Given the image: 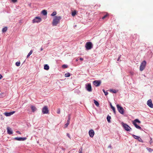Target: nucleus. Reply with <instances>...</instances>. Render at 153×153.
<instances>
[{
  "label": "nucleus",
  "mask_w": 153,
  "mask_h": 153,
  "mask_svg": "<svg viewBox=\"0 0 153 153\" xmlns=\"http://www.w3.org/2000/svg\"><path fill=\"white\" fill-rule=\"evenodd\" d=\"M61 19V17L60 16H55L53 17L52 25L53 26H56L59 22Z\"/></svg>",
  "instance_id": "obj_1"
},
{
  "label": "nucleus",
  "mask_w": 153,
  "mask_h": 153,
  "mask_svg": "<svg viewBox=\"0 0 153 153\" xmlns=\"http://www.w3.org/2000/svg\"><path fill=\"white\" fill-rule=\"evenodd\" d=\"M137 123H141V122L137 119H136L134 120L133 121L132 123L137 128L139 129L140 130H142V129L141 128L140 126L138 125L137 124Z\"/></svg>",
  "instance_id": "obj_2"
},
{
  "label": "nucleus",
  "mask_w": 153,
  "mask_h": 153,
  "mask_svg": "<svg viewBox=\"0 0 153 153\" xmlns=\"http://www.w3.org/2000/svg\"><path fill=\"white\" fill-rule=\"evenodd\" d=\"M93 45L91 42H87L85 45V48L87 50L91 49L93 48Z\"/></svg>",
  "instance_id": "obj_3"
},
{
  "label": "nucleus",
  "mask_w": 153,
  "mask_h": 153,
  "mask_svg": "<svg viewBox=\"0 0 153 153\" xmlns=\"http://www.w3.org/2000/svg\"><path fill=\"white\" fill-rule=\"evenodd\" d=\"M122 125L124 129L127 131H130L131 129V127L126 123L122 122Z\"/></svg>",
  "instance_id": "obj_4"
},
{
  "label": "nucleus",
  "mask_w": 153,
  "mask_h": 153,
  "mask_svg": "<svg viewBox=\"0 0 153 153\" xmlns=\"http://www.w3.org/2000/svg\"><path fill=\"white\" fill-rule=\"evenodd\" d=\"M146 65V62L145 60L141 62L140 68V71H142L144 69Z\"/></svg>",
  "instance_id": "obj_5"
},
{
  "label": "nucleus",
  "mask_w": 153,
  "mask_h": 153,
  "mask_svg": "<svg viewBox=\"0 0 153 153\" xmlns=\"http://www.w3.org/2000/svg\"><path fill=\"white\" fill-rule=\"evenodd\" d=\"M42 21V19L40 17H36L32 20L33 23H38Z\"/></svg>",
  "instance_id": "obj_6"
},
{
  "label": "nucleus",
  "mask_w": 153,
  "mask_h": 153,
  "mask_svg": "<svg viewBox=\"0 0 153 153\" xmlns=\"http://www.w3.org/2000/svg\"><path fill=\"white\" fill-rule=\"evenodd\" d=\"M117 107L119 112L121 114H123L124 113V111L123 107L118 104L117 105Z\"/></svg>",
  "instance_id": "obj_7"
},
{
  "label": "nucleus",
  "mask_w": 153,
  "mask_h": 153,
  "mask_svg": "<svg viewBox=\"0 0 153 153\" xmlns=\"http://www.w3.org/2000/svg\"><path fill=\"white\" fill-rule=\"evenodd\" d=\"M42 111L43 114H48L49 111L47 106H44L42 109Z\"/></svg>",
  "instance_id": "obj_8"
},
{
  "label": "nucleus",
  "mask_w": 153,
  "mask_h": 153,
  "mask_svg": "<svg viewBox=\"0 0 153 153\" xmlns=\"http://www.w3.org/2000/svg\"><path fill=\"white\" fill-rule=\"evenodd\" d=\"M86 89L89 92L92 91L91 86L90 83H88L85 85Z\"/></svg>",
  "instance_id": "obj_9"
},
{
  "label": "nucleus",
  "mask_w": 153,
  "mask_h": 153,
  "mask_svg": "<svg viewBox=\"0 0 153 153\" xmlns=\"http://www.w3.org/2000/svg\"><path fill=\"white\" fill-rule=\"evenodd\" d=\"M147 104L151 108H153V104L151 99L148 100L147 102Z\"/></svg>",
  "instance_id": "obj_10"
},
{
  "label": "nucleus",
  "mask_w": 153,
  "mask_h": 153,
  "mask_svg": "<svg viewBox=\"0 0 153 153\" xmlns=\"http://www.w3.org/2000/svg\"><path fill=\"white\" fill-rule=\"evenodd\" d=\"M27 138L26 137H16L14 138V139L18 141H24L26 140Z\"/></svg>",
  "instance_id": "obj_11"
},
{
  "label": "nucleus",
  "mask_w": 153,
  "mask_h": 153,
  "mask_svg": "<svg viewBox=\"0 0 153 153\" xmlns=\"http://www.w3.org/2000/svg\"><path fill=\"white\" fill-rule=\"evenodd\" d=\"M101 83V81L99 80H95L93 82V84L96 87L99 86L100 85Z\"/></svg>",
  "instance_id": "obj_12"
},
{
  "label": "nucleus",
  "mask_w": 153,
  "mask_h": 153,
  "mask_svg": "<svg viewBox=\"0 0 153 153\" xmlns=\"http://www.w3.org/2000/svg\"><path fill=\"white\" fill-rule=\"evenodd\" d=\"M89 134L90 137H93L94 134V132L93 129L90 130L89 131Z\"/></svg>",
  "instance_id": "obj_13"
},
{
  "label": "nucleus",
  "mask_w": 153,
  "mask_h": 153,
  "mask_svg": "<svg viewBox=\"0 0 153 153\" xmlns=\"http://www.w3.org/2000/svg\"><path fill=\"white\" fill-rule=\"evenodd\" d=\"M132 136L135 139L138 140L140 142H143V140L139 137L137 136L134 135V134L132 135Z\"/></svg>",
  "instance_id": "obj_14"
},
{
  "label": "nucleus",
  "mask_w": 153,
  "mask_h": 153,
  "mask_svg": "<svg viewBox=\"0 0 153 153\" xmlns=\"http://www.w3.org/2000/svg\"><path fill=\"white\" fill-rule=\"evenodd\" d=\"M15 112V111L10 112H5L4 113V114L7 117L10 116L13 114Z\"/></svg>",
  "instance_id": "obj_15"
},
{
  "label": "nucleus",
  "mask_w": 153,
  "mask_h": 153,
  "mask_svg": "<svg viewBox=\"0 0 153 153\" xmlns=\"http://www.w3.org/2000/svg\"><path fill=\"white\" fill-rule=\"evenodd\" d=\"M7 132L8 134H12L13 131L11 129L10 127H7Z\"/></svg>",
  "instance_id": "obj_16"
},
{
  "label": "nucleus",
  "mask_w": 153,
  "mask_h": 153,
  "mask_svg": "<svg viewBox=\"0 0 153 153\" xmlns=\"http://www.w3.org/2000/svg\"><path fill=\"white\" fill-rule=\"evenodd\" d=\"M31 108L32 110V112H34L35 111H36L37 110V109L36 107L33 105H31Z\"/></svg>",
  "instance_id": "obj_17"
},
{
  "label": "nucleus",
  "mask_w": 153,
  "mask_h": 153,
  "mask_svg": "<svg viewBox=\"0 0 153 153\" xmlns=\"http://www.w3.org/2000/svg\"><path fill=\"white\" fill-rule=\"evenodd\" d=\"M49 67L48 65H45L44 66V69L46 70H48L49 69Z\"/></svg>",
  "instance_id": "obj_18"
},
{
  "label": "nucleus",
  "mask_w": 153,
  "mask_h": 153,
  "mask_svg": "<svg viewBox=\"0 0 153 153\" xmlns=\"http://www.w3.org/2000/svg\"><path fill=\"white\" fill-rule=\"evenodd\" d=\"M7 27H4L2 29V33H4L5 32L7 31Z\"/></svg>",
  "instance_id": "obj_19"
},
{
  "label": "nucleus",
  "mask_w": 153,
  "mask_h": 153,
  "mask_svg": "<svg viewBox=\"0 0 153 153\" xmlns=\"http://www.w3.org/2000/svg\"><path fill=\"white\" fill-rule=\"evenodd\" d=\"M111 119V117L110 116H109V115H108L107 116V120L108 122L109 123H110L111 122V121H110Z\"/></svg>",
  "instance_id": "obj_20"
},
{
  "label": "nucleus",
  "mask_w": 153,
  "mask_h": 153,
  "mask_svg": "<svg viewBox=\"0 0 153 153\" xmlns=\"http://www.w3.org/2000/svg\"><path fill=\"white\" fill-rule=\"evenodd\" d=\"M33 52L32 50H31L30 52H29V53L27 54V58H28L32 53Z\"/></svg>",
  "instance_id": "obj_21"
},
{
  "label": "nucleus",
  "mask_w": 153,
  "mask_h": 153,
  "mask_svg": "<svg viewBox=\"0 0 153 153\" xmlns=\"http://www.w3.org/2000/svg\"><path fill=\"white\" fill-rule=\"evenodd\" d=\"M77 13V12L76 11V10H74V11H73L72 12V15L73 16H75L76 14V13Z\"/></svg>",
  "instance_id": "obj_22"
},
{
  "label": "nucleus",
  "mask_w": 153,
  "mask_h": 153,
  "mask_svg": "<svg viewBox=\"0 0 153 153\" xmlns=\"http://www.w3.org/2000/svg\"><path fill=\"white\" fill-rule=\"evenodd\" d=\"M94 103L97 106H99V103L97 101L95 100H94Z\"/></svg>",
  "instance_id": "obj_23"
},
{
  "label": "nucleus",
  "mask_w": 153,
  "mask_h": 153,
  "mask_svg": "<svg viewBox=\"0 0 153 153\" xmlns=\"http://www.w3.org/2000/svg\"><path fill=\"white\" fill-rule=\"evenodd\" d=\"M146 149L149 152H151L153 151V149H152L151 148H150L147 147L146 148Z\"/></svg>",
  "instance_id": "obj_24"
},
{
  "label": "nucleus",
  "mask_w": 153,
  "mask_h": 153,
  "mask_svg": "<svg viewBox=\"0 0 153 153\" xmlns=\"http://www.w3.org/2000/svg\"><path fill=\"white\" fill-rule=\"evenodd\" d=\"M42 13L44 15H45L47 14V12L46 10H42Z\"/></svg>",
  "instance_id": "obj_25"
},
{
  "label": "nucleus",
  "mask_w": 153,
  "mask_h": 153,
  "mask_svg": "<svg viewBox=\"0 0 153 153\" xmlns=\"http://www.w3.org/2000/svg\"><path fill=\"white\" fill-rule=\"evenodd\" d=\"M108 16V14L107 13L106 14H105L102 18V19H103L106 18H107Z\"/></svg>",
  "instance_id": "obj_26"
},
{
  "label": "nucleus",
  "mask_w": 153,
  "mask_h": 153,
  "mask_svg": "<svg viewBox=\"0 0 153 153\" xmlns=\"http://www.w3.org/2000/svg\"><path fill=\"white\" fill-rule=\"evenodd\" d=\"M110 91L114 93H115L117 92V91L115 89H110Z\"/></svg>",
  "instance_id": "obj_27"
},
{
  "label": "nucleus",
  "mask_w": 153,
  "mask_h": 153,
  "mask_svg": "<svg viewBox=\"0 0 153 153\" xmlns=\"http://www.w3.org/2000/svg\"><path fill=\"white\" fill-rule=\"evenodd\" d=\"M70 76V73H68L65 74V77H68Z\"/></svg>",
  "instance_id": "obj_28"
},
{
  "label": "nucleus",
  "mask_w": 153,
  "mask_h": 153,
  "mask_svg": "<svg viewBox=\"0 0 153 153\" xmlns=\"http://www.w3.org/2000/svg\"><path fill=\"white\" fill-rule=\"evenodd\" d=\"M20 65V62H17L16 63V65L17 66H19Z\"/></svg>",
  "instance_id": "obj_29"
},
{
  "label": "nucleus",
  "mask_w": 153,
  "mask_h": 153,
  "mask_svg": "<svg viewBox=\"0 0 153 153\" xmlns=\"http://www.w3.org/2000/svg\"><path fill=\"white\" fill-rule=\"evenodd\" d=\"M56 14V11L53 12L52 14H51V16H55Z\"/></svg>",
  "instance_id": "obj_30"
},
{
  "label": "nucleus",
  "mask_w": 153,
  "mask_h": 153,
  "mask_svg": "<svg viewBox=\"0 0 153 153\" xmlns=\"http://www.w3.org/2000/svg\"><path fill=\"white\" fill-rule=\"evenodd\" d=\"M102 91L104 93L105 95H107L108 94V92H107V91H105L104 89H102Z\"/></svg>",
  "instance_id": "obj_31"
},
{
  "label": "nucleus",
  "mask_w": 153,
  "mask_h": 153,
  "mask_svg": "<svg viewBox=\"0 0 153 153\" xmlns=\"http://www.w3.org/2000/svg\"><path fill=\"white\" fill-rule=\"evenodd\" d=\"M150 141H149V143L150 144H151L153 142V141L152 140V138L151 137H150Z\"/></svg>",
  "instance_id": "obj_32"
},
{
  "label": "nucleus",
  "mask_w": 153,
  "mask_h": 153,
  "mask_svg": "<svg viewBox=\"0 0 153 153\" xmlns=\"http://www.w3.org/2000/svg\"><path fill=\"white\" fill-rule=\"evenodd\" d=\"M68 66L66 65H63L62 66V67L63 68H66Z\"/></svg>",
  "instance_id": "obj_33"
},
{
  "label": "nucleus",
  "mask_w": 153,
  "mask_h": 153,
  "mask_svg": "<svg viewBox=\"0 0 153 153\" xmlns=\"http://www.w3.org/2000/svg\"><path fill=\"white\" fill-rule=\"evenodd\" d=\"M69 123H67L66 124H65V128H67L68 127V126L69 125Z\"/></svg>",
  "instance_id": "obj_34"
},
{
  "label": "nucleus",
  "mask_w": 153,
  "mask_h": 153,
  "mask_svg": "<svg viewBox=\"0 0 153 153\" xmlns=\"http://www.w3.org/2000/svg\"><path fill=\"white\" fill-rule=\"evenodd\" d=\"M57 113L58 114H59L60 113V109L59 108H58L57 110Z\"/></svg>",
  "instance_id": "obj_35"
},
{
  "label": "nucleus",
  "mask_w": 153,
  "mask_h": 153,
  "mask_svg": "<svg viewBox=\"0 0 153 153\" xmlns=\"http://www.w3.org/2000/svg\"><path fill=\"white\" fill-rule=\"evenodd\" d=\"M70 119H71V118H70L69 117H68V120H67V123H70Z\"/></svg>",
  "instance_id": "obj_36"
},
{
  "label": "nucleus",
  "mask_w": 153,
  "mask_h": 153,
  "mask_svg": "<svg viewBox=\"0 0 153 153\" xmlns=\"http://www.w3.org/2000/svg\"><path fill=\"white\" fill-rule=\"evenodd\" d=\"M112 110H113L114 113V114H115L116 113V111H115V108L114 107L113 108H112Z\"/></svg>",
  "instance_id": "obj_37"
},
{
  "label": "nucleus",
  "mask_w": 153,
  "mask_h": 153,
  "mask_svg": "<svg viewBox=\"0 0 153 153\" xmlns=\"http://www.w3.org/2000/svg\"><path fill=\"white\" fill-rule=\"evenodd\" d=\"M11 1L13 3H14L17 2V0H11Z\"/></svg>",
  "instance_id": "obj_38"
},
{
  "label": "nucleus",
  "mask_w": 153,
  "mask_h": 153,
  "mask_svg": "<svg viewBox=\"0 0 153 153\" xmlns=\"http://www.w3.org/2000/svg\"><path fill=\"white\" fill-rule=\"evenodd\" d=\"M110 106H111V108L112 109V108H114V107H113L112 105H111V103L110 104Z\"/></svg>",
  "instance_id": "obj_39"
},
{
  "label": "nucleus",
  "mask_w": 153,
  "mask_h": 153,
  "mask_svg": "<svg viewBox=\"0 0 153 153\" xmlns=\"http://www.w3.org/2000/svg\"><path fill=\"white\" fill-rule=\"evenodd\" d=\"M110 106H111V108L112 109V108H114V107H113L112 105H111V103L110 104Z\"/></svg>",
  "instance_id": "obj_40"
},
{
  "label": "nucleus",
  "mask_w": 153,
  "mask_h": 153,
  "mask_svg": "<svg viewBox=\"0 0 153 153\" xmlns=\"http://www.w3.org/2000/svg\"><path fill=\"white\" fill-rule=\"evenodd\" d=\"M79 151H80V152H79V153H82V148L81 149V150H80V149L79 150Z\"/></svg>",
  "instance_id": "obj_41"
},
{
  "label": "nucleus",
  "mask_w": 153,
  "mask_h": 153,
  "mask_svg": "<svg viewBox=\"0 0 153 153\" xmlns=\"http://www.w3.org/2000/svg\"><path fill=\"white\" fill-rule=\"evenodd\" d=\"M43 50V48L42 47H41V48H40V51H39V52L40 51H42V50Z\"/></svg>",
  "instance_id": "obj_42"
},
{
  "label": "nucleus",
  "mask_w": 153,
  "mask_h": 153,
  "mask_svg": "<svg viewBox=\"0 0 153 153\" xmlns=\"http://www.w3.org/2000/svg\"><path fill=\"white\" fill-rule=\"evenodd\" d=\"M120 56H119V57L118 58L117 60V61H119L120 60Z\"/></svg>",
  "instance_id": "obj_43"
},
{
  "label": "nucleus",
  "mask_w": 153,
  "mask_h": 153,
  "mask_svg": "<svg viewBox=\"0 0 153 153\" xmlns=\"http://www.w3.org/2000/svg\"><path fill=\"white\" fill-rule=\"evenodd\" d=\"M16 132L17 133L20 134H21L20 132V131H16Z\"/></svg>",
  "instance_id": "obj_44"
},
{
  "label": "nucleus",
  "mask_w": 153,
  "mask_h": 153,
  "mask_svg": "<svg viewBox=\"0 0 153 153\" xmlns=\"http://www.w3.org/2000/svg\"><path fill=\"white\" fill-rule=\"evenodd\" d=\"M67 136L69 137V138H70V134H67Z\"/></svg>",
  "instance_id": "obj_45"
},
{
  "label": "nucleus",
  "mask_w": 153,
  "mask_h": 153,
  "mask_svg": "<svg viewBox=\"0 0 153 153\" xmlns=\"http://www.w3.org/2000/svg\"><path fill=\"white\" fill-rule=\"evenodd\" d=\"M108 148H111V145H110L108 146Z\"/></svg>",
  "instance_id": "obj_46"
},
{
  "label": "nucleus",
  "mask_w": 153,
  "mask_h": 153,
  "mask_svg": "<svg viewBox=\"0 0 153 153\" xmlns=\"http://www.w3.org/2000/svg\"><path fill=\"white\" fill-rule=\"evenodd\" d=\"M80 60H81V61H82V60H83V58H80Z\"/></svg>",
  "instance_id": "obj_47"
},
{
  "label": "nucleus",
  "mask_w": 153,
  "mask_h": 153,
  "mask_svg": "<svg viewBox=\"0 0 153 153\" xmlns=\"http://www.w3.org/2000/svg\"><path fill=\"white\" fill-rule=\"evenodd\" d=\"M2 77V76L1 74H0V79H1Z\"/></svg>",
  "instance_id": "obj_48"
},
{
  "label": "nucleus",
  "mask_w": 153,
  "mask_h": 153,
  "mask_svg": "<svg viewBox=\"0 0 153 153\" xmlns=\"http://www.w3.org/2000/svg\"><path fill=\"white\" fill-rule=\"evenodd\" d=\"M71 114H69L68 115V117H70V118H71Z\"/></svg>",
  "instance_id": "obj_49"
},
{
  "label": "nucleus",
  "mask_w": 153,
  "mask_h": 153,
  "mask_svg": "<svg viewBox=\"0 0 153 153\" xmlns=\"http://www.w3.org/2000/svg\"><path fill=\"white\" fill-rule=\"evenodd\" d=\"M76 61H78V59H76Z\"/></svg>",
  "instance_id": "obj_50"
}]
</instances>
